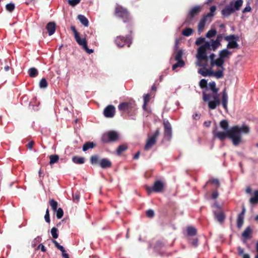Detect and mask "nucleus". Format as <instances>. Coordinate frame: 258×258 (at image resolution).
Returning <instances> with one entry per match:
<instances>
[{
  "instance_id": "1",
  "label": "nucleus",
  "mask_w": 258,
  "mask_h": 258,
  "mask_svg": "<svg viewBox=\"0 0 258 258\" xmlns=\"http://www.w3.org/2000/svg\"><path fill=\"white\" fill-rule=\"evenodd\" d=\"M228 122L223 120L220 122V126L215 127L213 134L221 141L224 140L227 137L230 139L234 146H238L242 143L241 135L248 134L249 127L245 125H235L229 129Z\"/></svg>"
},
{
  "instance_id": "2",
  "label": "nucleus",
  "mask_w": 258,
  "mask_h": 258,
  "mask_svg": "<svg viewBox=\"0 0 258 258\" xmlns=\"http://www.w3.org/2000/svg\"><path fill=\"white\" fill-rule=\"evenodd\" d=\"M222 38V35H219L215 40L206 41L205 43L198 49L196 58L198 59L199 65L203 66L205 64L208 60V52L212 50H216L221 45Z\"/></svg>"
},
{
  "instance_id": "3",
  "label": "nucleus",
  "mask_w": 258,
  "mask_h": 258,
  "mask_svg": "<svg viewBox=\"0 0 258 258\" xmlns=\"http://www.w3.org/2000/svg\"><path fill=\"white\" fill-rule=\"evenodd\" d=\"M218 89L216 87L214 82H210L207 89V92L203 93V99L207 102L211 109H215L220 104V99L218 93Z\"/></svg>"
},
{
  "instance_id": "4",
  "label": "nucleus",
  "mask_w": 258,
  "mask_h": 258,
  "mask_svg": "<svg viewBox=\"0 0 258 258\" xmlns=\"http://www.w3.org/2000/svg\"><path fill=\"white\" fill-rule=\"evenodd\" d=\"M232 51L227 48L223 49L219 52V57L215 58V54L211 53L208 56V60L212 67L216 66L219 68H222L226 59L228 58L232 54Z\"/></svg>"
},
{
  "instance_id": "5",
  "label": "nucleus",
  "mask_w": 258,
  "mask_h": 258,
  "mask_svg": "<svg viewBox=\"0 0 258 258\" xmlns=\"http://www.w3.org/2000/svg\"><path fill=\"white\" fill-rule=\"evenodd\" d=\"M243 4L242 0H236L235 2H231L229 4L226 5L222 10V14L224 17H227L238 11Z\"/></svg>"
},
{
  "instance_id": "6",
  "label": "nucleus",
  "mask_w": 258,
  "mask_h": 258,
  "mask_svg": "<svg viewBox=\"0 0 258 258\" xmlns=\"http://www.w3.org/2000/svg\"><path fill=\"white\" fill-rule=\"evenodd\" d=\"M164 183L162 181L157 180L155 182L153 186H146V189L148 193L152 192H161L164 187Z\"/></svg>"
},
{
  "instance_id": "7",
  "label": "nucleus",
  "mask_w": 258,
  "mask_h": 258,
  "mask_svg": "<svg viewBox=\"0 0 258 258\" xmlns=\"http://www.w3.org/2000/svg\"><path fill=\"white\" fill-rule=\"evenodd\" d=\"M197 65L199 67H203L198 70V73L200 74H201V75H202L203 76H204V77L211 76L213 75V71H212V69L211 68H210V69L206 68V67L208 65L209 61L210 62V60H208L204 65L200 66L198 64V59L197 58Z\"/></svg>"
},
{
  "instance_id": "8",
  "label": "nucleus",
  "mask_w": 258,
  "mask_h": 258,
  "mask_svg": "<svg viewBox=\"0 0 258 258\" xmlns=\"http://www.w3.org/2000/svg\"><path fill=\"white\" fill-rule=\"evenodd\" d=\"M225 39L228 42L227 45V48H235L238 47V44L236 41L238 40L237 37L234 35L226 36L224 37Z\"/></svg>"
},
{
  "instance_id": "9",
  "label": "nucleus",
  "mask_w": 258,
  "mask_h": 258,
  "mask_svg": "<svg viewBox=\"0 0 258 258\" xmlns=\"http://www.w3.org/2000/svg\"><path fill=\"white\" fill-rule=\"evenodd\" d=\"M159 135V130H157L153 136L150 137L148 140L145 146V149L148 150L150 149L156 142V139Z\"/></svg>"
},
{
  "instance_id": "10",
  "label": "nucleus",
  "mask_w": 258,
  "mask_h": 258,
  "mask_svg": "<svg viewBox=\"0 0 258 258\" xmlns=\"http://www.w3.org/2000/svg\"><path fill=\"white\" fill-rule=\"evenodd\" d=\"M214 207L216 209L214 210L215 219L219 222H222L225 219V215L223 212L217 204H215Z\"/></svg>"
},
{
  "instance_id": "11",
  "label": "nucleus",
  "mask_w": 258,
  "mask_h": 258,
  "mask_svg": "<svg viewBox=\"0 0 258 258\" xmlns=\"http://www.w3.org/2000/svg\"><path fill=\"white\" fill-rule=\"evenodd\" d=\"M75 38L78 44L82 46L87 53L90 54L93 52L94 51L93 49H90L88 48L87 41L85 38H81L80 35L77 36Z\"/></svg>"
},
{
  "instance_id": "12",
  "label": "nucleus",
  "mask_w": 258,
  "mask_h": 258,
  "mask_svg": "<svg viewBox=\"0 0 258 258\" xmlns=\"http://www.w3.org/2000/svg\"><path fill=\"white\" fill-rule=\"evenodd\" d=\"M118 138V135L116 132L111 131L104 134L102 137V140L107 142L108 141H115Z\"/></svg>"
},
{
  "instance_id": "13",
  "label": "nucleus",
  "mask_w": 258,
  "mask_h": 258,
  "mask_svg": "<svg viewBox=\"0 0 258 258\" xmlns=\"http://www.w3.org/2000/svg\"><path fill=\"white\" fill-rule=\"evenodd\" d=\"M115 15L123 19H126L128 17V13L125 9L118 6L115 8Z\"/></svg>"
},
{
  "instance_id": "14",
  "label": "nucleus",
  "mask_w": 258,
  "mask_h": 258,
  "mask_svg": "<svg viewBox=\"0 0 258 258\" xmlns=\"http://www.w3.org/2000/svg\"><path fill=\"white\" fill-rule=\"evenodd\" d=\"M115 41L116 44L119 47H122L125 44H127L128 46H130L131 43V38L129 37L125 39L123 37L119 36L116 38Z\"/></svg>"
},
{
  "instance_id": "15",
  "label": "nucleus",
  "mask_w": 258,
  "mask_h": 258,
  "mask_svg": "<svg viewBox=\"0 0 258 258\" xmlns=\"http://www.w3.org/2000/svg\"><path fill=\"white\" fill-rule=\"evenodd\" d=\"M115 113V107L113 105H108L104 110V114L106 117H112Z\"/></svg>"
},
{
  "instance_id": "16",
  "label": "nucleus",
  "mask_w": 258,
  "mask_h": 258,
  "mask_svg": "<svg viewBox=\"0 0 258 258\" xmlns=\"http://www.w3.org/2000/svg\"><path fill=\"white\" fill-rule=\"evenodd\" d=\"M164 131L165 136L170 138L171 135V126L168 121L164 122Z\"/></svg>"
},
{
  "instance_id": "17",
  "label": "nucleus",
  "mask_w": 258,
  "mask_h": 258,
  "mask_svg": "<svg viewBox=\"0 0 258 258\" xmlns=\"http://www.w3.org/2000/svg\"><path fill=\"white\" fill-rule=\"evenodd\" d=\"M99 165L102 168H106L110 167L111 166V163L108 159L103 158L100 159L99 161Z\"/></svg>"
},
{
  "instance_id": "18",
  "label": "nucleus",
  "mask_w": 258,
  "mask_h": 258,
  "mask_svg": "<svg viewBox=\"0 0 258 258\" xmlns=\"http://www.w3.org/2000/svg\"><path fill=\"white\" fill-rule=\"evenodd\" d=\"M202 6H197L192 8L189 11L188 16L191 19L195 15L198 14L201 10Z\"/></svg>"
},
{
  "instance_id": "19",
  "label": "nucleus",
  "mask_w": 258,
  "mask_h": 258,
  "mask_svg": "<svg viewBox=\"0 0 258 258\" xmlns=\"http://www.w3.org/2000/svg\"><path fill=\"white\" fill-rule=\"evenodd\" d=\"M49 35H52L55 31V24L54 22H49L46 26Z\"/></svg>"
},
{
  "instance_id": "20",
  "label": "nucleus",
  "mask_w": 258,
  "mask_h": 258,
  "mask_svg": "<svg viewBox=\"0 0 258 258\" xmlns=\"http://www.w3.org/2000/svg\"><path fill=\"white\" fill-rule=\"evenodd\" d=\"M208 18V17L205 16L200 21L198 25V31L199 32H201L204 30Z\"/></svg>"
},
{
  "instance_id": "21",
  "label": "nucleus",
  "mask_w": 258,
  "mask_h": 258,
  "mask_svg": "<svg viewBox=\"0 0 258 258\" xmlns=\"http://www.w3.org/2000/svg\"><path fill=\"white\" fill-rule=\"evenodd\" d=\"M130 103L128 102H123L120 104L118 107L120 111H126L128 109Z\"/></svg>"
},
{
  "instance_id": "22",
  "label": "nucleus",
  "mask_w": 258,
  "mask_h": 258,
  "mask_svg": "<svg viewBox=\"0 0 258 258\" xmlns=\"http://www.w3.org/2000/svg\"><path fill=\"white\" fill-rule=\"evenodd\" d=\"M78 19L83 25L86 27L88 26V20L84 16L80 15L78 16Z\"/></svg>"
},
{
  "instance_id": "23",
  "label": "nucleus",
  "mask_w": 258,
  "mask_h": 258,
  "mask_svg": "<svg viewBox=\"0 0 258 258\" xmlns=\"http://www.w3.org/2000/svg\"><path fill=\"white\" fill-rule=\"evenodd\" d=\"M72 161L76 164H83L85 162V159L83 157L74 156L72 158Z\"/></svg>"
},
{
  "instance_id": "24",
  "label": "nucleus",
  "mask_w": 258,
  "mask_h": 258,
  "mask_svg": "<svg viewBox=\"0 0 258 258\" xmlns=\"http://www.w3.org/2000/svg\"><path fill=\"white\" fill-rule=\"evenodd\" d=\"M250 203L252 204L258 203V190H255L254 192L253 196L250 199Z\"/></svg>"
},
{
  "instance_id": "25",
  "label": "nucleus",
  "mask_w": 258,
  "mask_h": 258,
  "mask_svg": "<svg viewBox=\"0 0 258 258\" xmlns=\"http://www.w3.org/2000/svg\"><path fill=\"white\" fill-rule=\"evenodd\" d=\"M221 69L215 72H213V75L216 77L217 78H221L223 76V71L224 69L222 67V68H220Z\"/></svg>"
},
{
  "instance_id": "26",
  "label": "nucleus",
  "mask_w": 258,
  "mask_h": 258,
  "mask_svg": "<svg viewBox=\"0 0 258 258\" xmlns=\"http://www.w3.org/2000/svg\"><path fill=\"white\" fill-rule=\"evenodd\" d=\"M28 74L31 77H35L38 75V71L36 69L32 68L28 70Z\"/></svg>"
},
{
  "instance_id": "27",
  "label": "nucleus",
  "mask_w": 258,
  "mask_h": 258,
  "mask_svg": "<svg viewBox=\"0 0 258 258\" xmlns=\"http://www.w3.org/2000/svg\"><path fill=\"white\" fill-rule=\"evenodd\" d=\"M94 144L93 142H88L85 144L83 147V150L86 151L89 149H92L94 147Z\"/></svg>"
},
{
  "instance_id": "28",
  "label": "nucleus",
  "mask_w": 258,
  "mask_h": 258,
  "mask_svg": "<svg viewBox=\"0 0 258 258\" xmlns=\"http://www.w3.org/2000/svg\"><path fill=\"white\" fill-rule=\"evenodd\" d=\"M187 234L189 236H194L197 233V230L193 227H188L187 228Z\"/></svg>"
},
{
  "instance_id": "29",
  "label": "nucleus",
  "mask_w": 258,
  "mask_h": 258,
  "mask_svg": "<svg viewBox=\"0 0 258 258\" xmlns=\"http://www.w3.org/2000/svg\"><path fill=\"white\" fill-rule=\"evenodd\" d=\"M243 219H244V216H242V214H239L238 215L237 220V224L238 227L240 228L242 226V225H243Z\"/></svg>"
},
{
  "instance_id": "30",
  "label": "nucleus",
  "mask_w": 258,
  "mask_h": 258,
  "mask_svg": "<svg viewBox=\"0 0 258 258\" xmlns=\"http://www.w3.org/2000/svg\"><path fill=\"white\" fill-rule=\"evenodd\" d=\"M99 156L97 155H94L91 157L90 161L92 164H99Z\"/></svg>"
},
{
  "instance_id": "31",
  "label": "nucleus",
  "mask_w": 258,
  "mask_h": 258,
  "mask_svg": "<svg viewBox=\"0 0 258 258\" xmlns=\"http://www.w3.org/2000/svg\"><path fill=\"white\" fill-rule=\"evenodd\" d=\"M176 60L177 61V62L172 66V69L173 70H175L176 68L178 67H182L184 65V62L182 59Z\"/></svg>"
},
{
  "instance_id": "32",
  "label": "nucleus",
  "mask_w": 258,
  "mask_h": 258,
  "mask_svg": "<svg viewBox=\"0 0 258 258\" xmlns=\"http://www.w3.org/2000/svg\"><path fill=\"white\" fill-rule=\"evenodd\" d=\"M251 230L250 228V227H247L243 232L242 235L244 238H247L249 237V235L251 234Z\"/></svg>"
},
{
  "instance_id": "33",
  "label": "nucleus",
  "mask_w": 258,
  "mask_h": 258,
  "mask_svg": "<svg viewBox=\"0 0 258 258\" xmlns=\"http://www.w3.org/2000/svg\"><path fill=\"white\" fill-rule=\"evenodd\" d=\"M192 32L193 30L191 28H187L182 31V34L185 36H189L192 33Z\"/></svg>"
},
{
  "instance_id": "34",
  "label": "nucleus",
  "mask_w": 258,
  "mask_h": 258,
  "mask_svg": "<svg viewBox=\"0 0 258 258\" xmlns=\"http://www.w3.org/2000/svg\"><path fill=\"white\" fill-rule=\"evenodd\" d=\"M49 158H50V162H49L50 164H53L57 162V161L58 160L59 157H58V155H51L50 156Z\"/></svg>"
},
{
  "instance_id": "35",
  "label": "nucleus",
  "mask_w": 258,
  "mask_h": 258,
  "mask_svg": "<svg viewBox=\"0 0 258 258\" xmlns=\"http://www.w3.org/2000/svg\"><path fill=\"white\" fill-rule=\"evenodd\" d=\"M150 100V95L147 94L144 96V105L143 106V108L144 110L146 109V105L149 102Z\"/></svg>"
},
{
  "instance_id": "36",
  "label": "nucleus",
  "mask_w": 258,
  "mask_h": 258,
  "mask_svg": "<svg viewBox=\"0 0 258 258\" xmlns=\"http://www.w3.org/2000/svg\"><path fill=\"white\" fill-rule=\"evenodd\" d=\"M217 31L215 29H211L209 30L206 34V37L208 38H211L216 35Z\"/></svg>"
},
{
  "instance_id": "37",
  "label": "nucleus",
  "mask_w": 258,
  "mask_h": 258,
  "mask_svg": "<svg viewBox=\"0 0 258 258\" xmlns=\"http://www.w3.org/2000/svg\"><path fill=\"white\" fill-rule=\"evenodd\" d=\"M47 85V82L44 78L42 79L39 82V87L41 88H46Z\"/></svg>"
},
{
  "instance_id": "38",
  "label": "nucleus",
  "mask_w": 258,
  "mask_h": 258,
  "mask_svg": "<svg viewBox=\"0 0 258 258\" xmlns=\"http://www.w3.org/2000/svg\"><path fill=\"white\" fill-rule=\"evenodd\" d=\"M127 146L125 145H122L119 146L117 149V152L118 155H120L122 152L126 150Z\"/></svg>"
},
{
  "instance_id": "39",
  "label": "nucleus",
  "mask_w": 258,
  "mask_h": 258,
  "mask_svg": "<svg viewBox=\"0 0 258 258\" xmlns=\"http://www.w3.org/2000/svg\"><path fill=\"white\" fill-rule=\"evenodd\" d=\"M49 204H50V206L51 207L53 210H54V211L56 210V208H57V205H58L57 202L55 201L53 199H51L49 201Z\"/></svg>"
},
{
  "instance_id": "40",
  "label": "nucleus",
  "mask_w": 258,
  "mask_h": 258,
  "mask_svg": "<svg viewBox=\"0 0 258 258\" xmlns=\"http://www.w3.org/2000/svg\"><path fill=\"white\" fill-rule=\"evenodd\" d=\"M222 103H228V95L225 89L222 93Z\"/></svg>"
},
{
  "instance_id": "41",
  "label": "nucleus",
  "mask_w": 258,
  "mask_h": 258,
  "mask_svg": "<svg viewBox=\"0 0 258 258\" xmlns=\"http://www.w3.org/2000/svg\"><path fill=\"white\" fill-rule=\"evenodd\" d=\"M200 86L202 88H205L206 87V89H207V87L208 86V84H207V82L206 80L205 79H202L200 81ZM205 92H207V90H206Z\"/></svg>"
},
{
  "instance_id": "42",
  "label": "nucleus",
  "mask_w": 258,
  "mask_h": 258,
  "mask_svg": "<svg viewBox=\"0 0 258 258\" xmlns=\"http://www.w3.org/2000/svg\"><path fill=\"white\" fill-rule=\"evenodd\" d=\"M6 9L7 11L11 12L15 9V5L14 4L10 3V4H7L6 5Z\"/></svg>"
},
{
  "instance_id": "43",
  "label": "nucleus",
  "mask_w": 258,
  "mask_h": 258,
  "mask_svg": "<svg viewBox=\"0 0 258 258\" xmlns=\"http://www.w3.org/2000/svg\"><path fill=\"white\" fill-rule=\"evenodd\" d=\"M63 215V211L61 208H58L56 211V217L60 219Z\"/></svg>"
},
{
  "instance_id": "44",
  "label": "nucleus",
  "mask_w": 258,
  "mask_h": 258,
  "mask_svg": "<svg viewBox=\"0 0 258 258\" xmlns=\"http://www.w3.org/2000/svg\"><path fill=\"white\" fill-rule=\"evenodd\" d=\"M53 243L54 244L55 246L59 249L62 252H64L65 251L64 248L63 247L59 244V243L55 240H53Z\"/></svg>"
},
{
  "instance_id": "45",
  "label": "nucleus",
  "mask_w": 258,
  "mask_h": 258,
  "mask_svg": "<svg viewBox=\"0 0 258 258\" xmlns=\"http://www.w3.org/2000/svg\"><path fill=\"white\" fill-rule=\"evenodd\" d=\"M57 229L55 227H53L51 230V235L54 238H57L58 237V234L57 233Z\"/></svg>"
},
{
  "instance_id": "46",
  "label": "nucleus",
  "mask_w": 258,
  "mask_h": 258,
  "mask_svg": "<svg viewBox=\"0 0 258 258\" xmlns=\"http://www.w3.org/2000/svg\"><path fill=\"white\" fill-rule=\"evenodd\" d=\"M80 1H81V0H68V1L69 5L73 7L79 4Z\"/></svg>"
},
{
  "instance_id": "47",
  "label": "nucleus",
  "mask_w": 258,
  "mask_h": 258,
  "mask_svg": "<svg viewBox=\"0 0 258 258\" xmlns=\"http://www.w3.org/2000/svg\"><path fill=\"white\" fill-rule=\"evenodd\" d=\"M182 54H183L182 50H179L176 54L175 57V59L176 60L181 59Z\"/></svg>"
},
{
  "instance_id": "48",
  "label": "nucleus",
  "mask_w": 258,
  "mask_h": 258,
  "mask_svg": "<svg viewBox=\"0 0 258 258\" xmlns=\"http://www.w3.org/2000/svg\"><path fill=\"white\" fill-rule=\"evenodd\" d=\"M216 8L215 6H212L210 8V13L208 14L206 16L207 17H211L213 16V13L215 12Z\"/></svg>"
},
{
  "instance_id": "49",
  "label": "nucleus",
  "mask_w": 258,
  "mask_h": 258,
  "mask_svg": "<svg viewBox=\"0 0 258 258\" xmlns=\"http://www.w3.org/2000/svg\"><path fill=\"white\" fill-rule=\"evenodd\" d=\"M205 38H202V37H200V38H199L197 39L196 41V44L198 45H201V44H202L204 42H205Z\"/></svg>"
},
{
  "instance_id": "50",
  "label": "nucleus",
  "mask_w": 258,
  "mask_h": 258,
  "mask_svg": "<svg viewBox=\"0 0 258 258\" xmlns=\"http://www.w3.org/2000/svg\"><path fill=\"white\" fill-rule=\"evenodd\" d=\"M44 218H45V221H46L47 223H49V222H50V218H49V210H48V209L46 210V214H45V216H44Z\"/></svg>"
},
{
  "instance_id": "51",
  "label": "nucleus",
  "mask_w": 258,
  "mask_h": 258,
  "mask_svg": "<svg viewBox=\"0 0 258 258\" xmlns=\"http://www.w3.org/2000/svg\"><path fill=\"white\" fill-rule=\"evenodd\" d=\"M146 215L148 217H152L154 215V212L152 210H149L146 212Z\"/></svg>"
},
{
  "instance_id": "52",
  "label": "nucleus",
  "mask_w": 258,
  "mask_h": 258,
  "mask_svg": "<svg viewBox=\"0 0 258 258\" xmlns=\"http://www.w3.org/2000/svg\"><path fill=\"white\" fill-rule=\"evenodd\" d=\"M212 182V183L216 184L217 186L219 185V182L217 179H213L211 180H209L208 182Z\"/></svg>"
},
{
  "instance_id": "53",
  "label": "nucleus",
  "mask_w": 258,
  "mask_h": 258,
  "mask_svg": "<svg viewBox=\"0 0 258 258\" xmlns=\"http://www.w3.org/2000/svg\"><path fill=\"white\" fill-rule=\"evenodd\" d=\"M71 30H72V31L74 32V36H75V38L77 37V36H79V34L77 32L75 27L74 26H72L71 27Z\"/></svg>"
},
{
  "instance_id": "54",
  "label": "nucleus",
  "mask_w": 258,
  "mask_h": 258,
  "mask_svg": "<svg viewBox=\"0 0 258 258\" xmlns=\"http://www.w3.org/2000/svg\"><path fill=\"white\" fill-rule=\"evenodd\" d=\"M238 250V253L239 255H243L244 253V250L243 248H242L241 247H238L237 248Z\"/></svg>"
},
{
  "instance_id": "55",
  "label": "nucleus",
  "mask_w": 258,
  "mask_h": 258,
  "mask_svg": "<svg viewBox=\"0 0 258 258\" xmlns=\"http://www.w3.org/2000/svg\"><path fill=\"white\" fill-rule=\"evenodd\" d=\"M251 11V8L249 6H247L243 10V13L249 12Z\"/></svg>"
},
{
  "instance_id": "56",
  "label": "nucleus",
  "mask_w": 258,
  "mask_h": 258,
  "mask_svg": "<svg viewBox=\"0 0 258 258\" xmlns=\"http://www.w3.org/2000/svg\"><path fill=\"white\" fill-rule=\"evenodd\" d=\"M38 248H40L41 250L43 252H45L46 251V249L44 246L42 244H40L38 245Z\"/></svg>"
},
{
  "instance_id": "57",
  "label": "nucleus",
  "mask_w": 258,
  "mask_h": 258,
  "mask_svg": "<svg viewBox=\"0 0 258 258\" xmlns=\"http://www.w3.org/2000/svg\"><path fill=\"white\" fill-rule=\"evenodd\" d=\"M34 144V143L33 141H31L29 143V144L28 145V147L30 150H31L32 149Z\"/></svg>"
},
{
  "instance_id": "58",
  "label": "nucleus",
  "mask_w": 258,
  "mask_h": 258,
  "mask_svg": "<svg viewBox=\"0 0 258 258\" xmlns=\"http://www.w3.org/2000/svg\"><path fill=\"white\" fill-rule=\"evenodd\" d=\"M200 117V115L198 113H195V114L193 115V118L196 120L199 119Z\"/></svg>"
},
{
  "instance_id": "59",
  "label": "nucleus",
  "mask_w": 258,
  "mask_h": 258,
  "mask_svg": "<svg viewBox=\"0 0 258 258\" xmlns=\"http://www.w3.org/2000/svg\"><path fill=\"white\" fill-rule=\"evenodd\" d=\"M218 194L217 191H214L212 195V197L213 199H216L218 197Z\"/></svg>"
},
{
  "instance_id": "60",
  "label": "nucleus",
  "mask_w": 258,
  "mask_h": 258,
  "mask_svg": "<svg viewBox=\"0 0 258 258\" xmlns=\"http://www.w3.org/2000/svg\"><path fill=\"white\" fill-rule=\"evenodd\" d=\"M204 124L206 127H209V126H210V125L211 124V121H206L204 123Z\"/></svg>"
},
{
  "instance_id": "61",
  "label": "nucleus",
  "mask_w": 258,
  "mask_h": 258,
  "mask_svg": "<svg viewBox=\"0 0 258 258\" xmlns=\"http://www.w3.org/2000/svg\"><path fill=\"white\" fill-rule=\"evenodd\" d=\"M140 152H138L134 156V158L135 159H138L140 156Z\"/></svg>"
},
{
  "instance_id": "62",
  "label": "nucleus",
  "mask_w": 258,
  "mask_h": 258,
  "mask_svg": "<svg viewBox=\"0 0 258 258\" xmlns=\"http://www.w3.org/2000/svg\"><path fill=\"white\" fill-rule=\"evenodd\" d=\"M192 243L194 245H197V244H198V240H197V239H194Z\"/></svg>"
},
{
  "instance_id": "63",
  "label": "nucleus",
  "mask_w": 258,
  "mask_h": 258,
  "mask_svg": "<svg viewBox=\"0 0 258 258\" xmlns=\"http://www.w3.org/2000/svg\"><path fill=\"white\" fill-rule=\"evenodd\" d=\"M242 258H250V256L249 254L246 253L242 255Z\"/></svg>"
},
{
  "instance_id": "64",
  "label": "nucleus",
  "mask_w": 258,
  "mask_h": 258,
  "mask_svg": "<svg viewBox=\"0 0 258 258\" xmlns=\"http://www.w3.org/2000/svg\"><path fill=\"white\" fill-rule=\"evenodd\" d=\"M62 255L63 257H64V258H69L68 254L64 253V252H62Z\"/></svg>"
}]
</instances>
